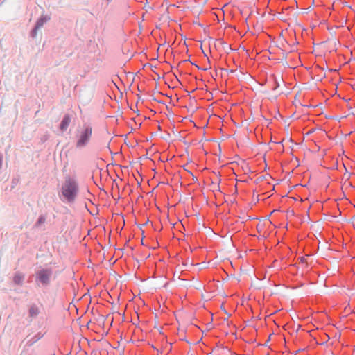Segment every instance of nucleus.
Segmentation results:
<instances>
[{"instance_id": "f257e3e1", "label": "nucleus", "mask_w": 355, "mask_h": 355, "mask_svg": "<svg viewBox=\"0 0 355 355\" xmlns=\"http://www.w3.org/2000/svg\"><path fill=\"white\" fill-rule=\"evenodd\" d=\"M78 190L76 182L71 178L64 181L61 189L62 196L69 202H72L75 199Z\"/></svg>"}, {"instance_id": "f03ea898", "label": "nucleus", "mask_w": 355, "mask_h": 355, "mask_svg": "<svg viewBox=\"0 0 355 355\" xmlns=\"http://www.w3.org/2000/svg\"><path fill=\"white\" fill-rule=\"evenodd\" d=\"M92 134V128L89 126H85L78 130L77 134L76 146L83 147L89 141Z\"/></svg>"}, {"instance_id": "7ed1b4c3", "label": "nucleus", "mask_w": 355, "mask_h": 355, "mask_svg": "<svg viewBox=\"0 0 355 355\" xmlns=\"http://www.w3.org/2000/svg\"><path fill=\"white\" fill-rule=\"evenodd\" d=\"M51 272L49 270H42L37 273L38 279L43 284H46L49 282Z\"/></svg>"}, {"instance_id": "20e7f679", "label": "nucleus", "mask_w": 355, "mask_h": 355, "mask_svg": "<svg viewBox=\"0 0 355 355\" xmlns=\"http://www.w3.org/2000/svg\"><path fill=\"white\" fill-rule=\"evenodd\" d=\"M71 123V116L69 114H66L60 125V129L62 132L65 131Z\"/></svg>"}, {"instance_id": "39448f33", "label": "nucleus", "mask_w": 355, "mask_h": 355, "mask_svg": "<svg viewBox=\"0 0 355 355\" xmlns=\"http://www.w3.org/2000/svg\"><path fill=\"white\" fill-rule=\"evenodd\" d=\"M40 313L39 308L36 305H32L29 308V315L31 318L37 316Z\"/></svg>"}, {"instance_id": "423d86ee", "label": "nucleus", "mask_w": 355, "mask_h": 355, "mask_svg": "<svg viewBox=\"0 0 355 355\" xmlns=\"http://www.w3.org/2000/svg\"><path fill=\"white\" fill-rule=\"evenodd\" d=\"M22 279H23V277L21 275H16L14 277L13 280L15 284H19L21 282Z\"/></svg>"}, {"instance_id": "0eeeda50", "label": "nucleus", "mask_w": 355, "mask_h": 355, "mask_svg": "<svg viewBox=\"0 0 355 355\" xmlns=\"http://www.w3.org/2000/svg\"><path fill=\"white\" fill-rule=\"evenodd\" d=\"M43 19H39L37 21V24H36V26H35V29L34 30V33H33V36L35 35V34L36 33V29H37L38 28H40V26H42L43 24Z\"/></svg>"}, {"instance_id": "6e6552de", "label": "nucleus", "mask_w": 355, "mask_h": 355, "mask_svg": "<svg viewBox=\"0 0 355 355\" xmlns=\"http://www.w3.org/2000/svg\"><path fill=\"white\" fill-rule=\"evenodd\" d=\"M46 221V218L44 216H40L37 221V225H40L44 223Z\"/></svg>"}, {"instance_id": "1a4fd4ad", "label": "nucleus", "mask_w": 355, "mask_h": 355, "mask_svg": "<svg viewBox=\"0 0 355 355\" xmlns=\"http://www.w3.org/2000/svg\"><path fill=\"white\" fill-rule=\"evenodd\" d=\"M92 328L94 329L95 331H96L98 333H99V334H101L102 335L105 332L104 329H102L101 330V329H96L95 327H92Z\"/></svg>"}, {"instance_id": "9d476101", "label": "nucleus", "mask_w": 355, "mask_h": 355, "mask_svg": "<svg viewBox=\"0 0 355 355\" xmlns=\"http://www.w3.org/2000/svg\"><path fill=\"white\" fill-rule=\"evenodd\" d=\"M2 162H3V157L1 155L0 156V168L2 166Z\"/></svg>"}]
</instances>
